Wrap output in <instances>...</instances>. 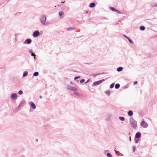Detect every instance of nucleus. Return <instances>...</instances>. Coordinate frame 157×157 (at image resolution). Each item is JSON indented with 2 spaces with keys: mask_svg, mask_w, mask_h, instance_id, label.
Returning <instances> with one entry per match:
<instances>
[{
  "mask_svg": "<svg viewBox=\"0 0 157 157\" xmlns=\"http://www.w3.org/2000/svg\"><path fill=\"white\" fill-rule=\"evenodd\" d=\"M130 123L131 126L134 128H136L137 127V122L134 120L132 117L130 118Z\"/></svg>",
  "mask_w": 157,
  "mask_h": 157,
  "instance_id": "f257e3e1",
  "label": "nucleus"
},
{
  "mask_svg": "<svg viewBox=\"0 0 157 157\" xmlns=\"http://www.w3.org/2000/svg\"><path fill=\"white\" fill-rule=\"evenodd\" d=\"M46 20V18L45 16L43 15L40 17V21L42 25H44L45 24Z\"/></svg>",
  "mask_w": 157,
  "mask_h": 157,
  "instance_id": "f03ea898",
  "label": "nucleus"
},
{
  "mask_svg": "<svg viewBox=\"0 0 157 157\" xmlns=\"http://www.w3.org/2000/svg\"><path fill=\"white\" fill-rule=\"evenodd\" d=\"M26 104V102L25 100L22 101L20 103L19 105L18 106V108L20 109H21L22 107H23Z\"/></svg>",
  "mask_w": 157,
  "mask_h": 157,
  "instance_id": "7ed1b4c3",
  "label": "nucleus"
},
{
  "mask_svg": "<svg viewBox=\"0 0 157 157\" xmlns=\"http://www.w3.org/2000/svg\"><path fill=\"white\" fill-rule=\"evenodd\" d=\"M140 125L144 128H146L148 126V124L144 121H142L140 123Z\"/></svg>",
  "mask_w": 157,
  "mask_h": 157,
  "instance_id": "20e7f679",
  "label": "nucleus"
},
{
  "mask_svg": "<svg viewBox=\"0 0 157 157\" xmlns=\"http://www.w3.org/2000/svg\"><path fill=\"white\" fill-rule=\"evenodd\" d=\"M104 81H105V79H103L100 80L96 81L94 82V83H93V85H94V86L97 85H99V84H100V83H102Z\"/></svg>",
  "mask_w": 157,
  "mask_h": 157,
  "instance_id": "39448f33",
  "label": "nucleus"
},
{
  "mask_svg": "<svg viewBox=\"0 0 157 157\" xmlns=\"http://www.w3.org/2000/svg\"><path fill=\"white\" fill-rule=\"evenodd\" d=\"M40 34V33L39 31L36 30L33 32V36L34 37H36L39 36Z\"/></svg>",
  "mask_w": 157,
  "mask_h": 157,
  "instance_id": "423d86ee",
  "label": "nucleus"
},
{
  "mask_svg": "<svg viewBox=\"0 0 157 157\" xmlns=\"http://www.w3.org/2000/svg\"><path fill=\"white\" fill-rule=\"evenodd\" d=\"M11 98L13 100H16L17 98V94L16 93H13L11 94Z\"/></svg>",
  "mask_w": 157,
  "mask_h": 157,
  "instance_id": "0eeeda50",
  "label": "nucleus"
},
{
  "mask_svg": "<svg viewBox=\"0 0 157 157\" xmlns=\"http://www.w3.org/2000/svg\"><path fill=\"white\" fill-rule=\"evenodd\" d=\"M67 88L68 90L73 91H76L77 90V89L75 87L71 86H67Z\"/></svg>",
  "mask_w": 157,
  "mask_h": 157,
  "instance_id": "6e6552de",
  "label": "nucleus"
},
{
  "mask_svg": "<svg viewBox=\"0 0 157 157\" xmlns=\"http://www.w3.org/2000/svg\"><path fill=\"white\" fill-rule=\"evenodd\" d=\"M32 42V40L31 39L28 38L25 40L23 42L24 44H30Z\"/></svg>",
  "mask_w": 157,
  "mask_h": 157,
  "instance_id": "1a4fd4ad",
  "label": "nucleus"
},
{
  "mask_svg": "<svg viewBox=\"0 0 157 157\" xmlns=\"http://www.w3.org/2000/svg\"><path fill=\"white\" fill-rule=\"evenodd\" d=\"M30 106L32 107L33 109H35L36 108V106L35 104L33 102L30 103Z\"/></svg>",
  "mask_w": 157,
  "mask_h": 157,
  "instance_id": "9d476101",
  "label": "nucleus"
},
{
  "mask_svg": "<svg viewBox=\"0 0 157 157\" xmlns=\"http://www.w3.org/2000/svg\"><path fill=\"white\" fill-rule=\"evenodd\" d=\"M64 13L62 11H60L59 13V15L61 18L63 17L64 16Z\"/></svg>",
  "mask_w": 157,
  "mask_h": 157,
  "instance_id": "9b49d317",
  "label": "nucleus"
},
{
  "mask_svg": "<svg viewBox=\"0 0 157 157\" xmlns=\"http://www.w3.org/2000/svg\"><path fill=\"white\" fill-rule=\"evenodd\" d=\"M123 36L125 37L126 38L129 40V41L130 42V43H131V44L133 43V41L131 40L130 39V38L128 37L127 36H126L125 35H124Z\"/></svg>",
  "mask_w": 157,
  "mask_h": 157,
  "instance_id": "f8f14e48",
  "label": "nucleus"
},
{
  "mask_svg": "<svg viewBox=\"0 0 157 157\" xmlns=\"http://www.w3.org/2000/svg\"><path fill=\"white\" fill-rule=\"evenodd\" d=\"M95 4L94 3H91L90 5L89 6L90 8H93L95 7Z\"/></svg>",
  "mask_w": 157,
  "mask_h": 157,
  "instance_id": "ddd939ff",
  "label": "nucleus"
},
{
  "mask_svg": "<svg viewBox=\"0 0 157 157\" xmlns=\"http://www.w3.org/2000/svg\"><path fill=\"white\" fill-rule=\"evenodd\" d=\"M128 114L130 116H132L133 114V113L132 111L130 110L128 112Z\"/></svg>",
  "mask_w": 157,
  "mask_h": 157,
  "instance_id": "4468645a",
  "label": "nucleus"
},
{
  "mask_svg": "<svg viewBox=\"0 0 157 157\" xmlns=\"http://www.w3.org/2000/svg\"><path fill=\"white\" fill-rule=\"evenodd\" d=\"M123 69V68L122 67H119L117 68V71L118 72H120Z\"/></svg>",
  "mask_w": 157,
  "mask_h": 157,
  "instance_id": "2eb2a0df",
  "label": "nucleus"
},
{
  "mask_svg": "<svg viewBox=\"0 0 157 157\" xmlns=\"http://www.w3.org/2000/svg\"><path fill=\"white\" fill-rule=\"evenodd\" d=\"M28 72L27 71H25L23 75V77H25L27 76L28 75Z\"/></svg>",
  "mask_w": 157,
  "mask_h": 157,
  "instance_id": "dca6fc26",
  "label": "nucleus"
},
{
  "mask_svg": "<svg viewBox=\"0 0 157 157\" xmlns=\"http://www.w3.org/2000/svg\"><path fill=\"white\" fill-rule=\"evenodd\" d=\"M135 142L136 144L137 143V132L135 135Z\"/></svg>",
  "mask_w": 157,
  "mask_h": 157,
  "instance_id": "f3484780",
  "label": "nucleus"
},
{
  "mask_svg": "<svg viewBox=\"0 0 157 157\" xmlns=\"http://www.w3.org/2000/svg\"><path fill=\"white\" fill-rule=\"evenodd\" d=\"M75 94L77 97H81V95L78 92H76L75 93Z\"/></svg>",
  "mask_w": 157,
  "mask_h": 157,
  "instance_id": "a211bd4d",
  "label": "nucleus"
},
{
  "mask_svg": "<svg viewBox=\"0 0 157 157\" xmlns=\"http://www.w3.org/2000/svg\"><path fill=\"white\" fill-rule=\"evenodd\" d=\"M120 86V85L119 84L117 83L116 84L115 86V88L116 89H118Z\"/></svg>",
  "mask_w": 157,
  "mask_h": 157,
  "instance_id": "6ab92c4d",
  "label": "nucleus"
},
{
  "mask_svg": "<svg viewBox=\"0 0 157 157\" xmlns=\"http://www.w3.org/2000/svg\"><path fill=\"white\" fill-rule=\"evenodd\" d=\"M119 118L122 121H124L125 120L124 118L123 117H120Z\"/></svg>",
  "mask_w": 157,
  "mask_h": 157,
  "instance_id": "aec40b11",
  "label": "nucleus"
},
{
  "mask_svg": "<svg viewBox=\"0 0 157 157\" xmlns=\"http://www.w3.org/2000/svg\"><path fill=\"white\" fill-rule=\"evenodd\" d=\"M140 30L143 31L145 29V27L143 26H141L140 27Z\"/></svg>",
  "mask_w": 157,
  "mask_h": 157,
  "instance_id": "412c9836",
  "label": "nucleus"
},
{
  "mask_svg": "<svg viewBox=\"0 0 157 157\" xmlns=\"http://www.w3.org/2000/svg\"><path fill=\"white\" fill-rule=\"evenodd\" d=\"M75 28L74 27H72V28H70L67 29V30L69 31V30H75Z\"/></svg>",
  "mask_w": 157,
  "mask_h": 157,
  "instance_id": "4be33fe9",
  "label": "nucleus"
},
{
  "mask_svg": "<svg viewBox=\"0 0 157 157\" xmlns=\"http://www.w3.org/2000/svg\"><path fill=\"white\" fill-rule=\"evenodd\" d=\"M38 75H39V73L38 72H34L33 74V76H38Z\"/></svg>",
  "mask_w": 157,
  "mask_h": 157,
  "instance_id": "5701e85b",
  "label": "nucleus"
},
{
  "mask_svg": "<svg viewBox=\"0 0 157 157\" xmlns=\"http://www.w3.org/2000/svg\"><path fill=\"white\" fill-rule=\"evenodd\" d=\"M132 151L133 152H134L136 149V147L135 146H133L132 147Z\"/></svg>",
  "mask_w": 157,
  "mask_h": 157,
  "instance_id": "b1692460",
  "label": "nucleus"
},
{
  "mask_svg": "<svg viewBox=\"0 0 157 157\" xmlns=\"http://www.w3.org/2000/svg\"><path fill=\"white\" fill-rule=\"evenodd\" d=\"M114 86V83H113L111 84L110 85V88L111 89H112L113 88Z\"/></svg>",
  "mask_w": 157,
  "mask_h": 157,
  "instance_id": "393cba45",
  "label": "nucleus"
},
{
  "mask_svg": "<svg viewBox=\"0 0 157 157\" xmlns=\"http://www.w3.org/2000/svg\"><path fill=\"white\" fill-rule=\"evenodd\" d=\"M107 155L108 157H112V156L111 154L109 153H107Z\"/></svg>",
  "mask_w": 157,
  "mask_h": 157,
  "instance_id": "a878e982",
  "label": "nucleus"
},
{
  "mask_svg": "<svg viewBox=\"0 0 157 157\" xmlns=\"http://www.w3.org/2000/svg\"><path fill=\"white\" fill-rule=\"evenodd\" d=\"M110 9L112 10L113 11H116V9H115L113 7H110Z\"/></svg>",
  "mask_w": 157,
  "mask_h": 157,
  "instance_id": "bb28decb",
  "label": "nucleus"
},
{
  "mask_svg": "<svg viewBox=\"0 0 157 157\" xmlns=\"http://www.w3.org/2000/svg\"><path fill=\"white\" fill-rule=\"evenodd\" d=\"M105 93L108 95H110V92L109 91H106L105 92Z\"/></svg>",
  "mask_w": 157,
  "mask_h": 157,
  "instance_id": "cd10ccee",
  "label": "nucleus"
},
{
  "mask_svg": "<svg viewBox=\"0 0 157 157\" xmlns=\"http://www.w3.org/2000/svg\"><path fill=\"white\" fill-rule=\"evenodd\" d=\"M115 12L118 14H122V13L121 12H120V11H119V10H116Z\"/></svg>",
  "mask_w": 157,
  "mask_h": 157,
  "instance_id": "c85d7f7f",
  "label": "nucleus"
},
{
  "mask_svg": "<svg viewBox=\"0 0 157 157\" xmlns=\"http://www.w3.org/2000/svg\"><path fill=\"white\" fill-rule=\"evenodd\" d=\"M18 93L20 95H21L23 94V91L21 90H20L18 91Z\"/></svg>",
  "mask_w": 157,
  "mask_h": 157,
  "instance_id": "c756f323",
  "label": "nucleus"
},
{
  "mask_svg": "<svg viewBox=\"0 0 157 157\" xmlns=\"http://www.w3.org/2000/svg\"><path fill=\"white\" fill-rule=\"evenodd\" d=\"M151 5L152 7L157 6V3H154Z\"/></svg>",
  "mask_w": 157,
  "mask_h": 157,
  "instance_id": "7c9ffc66",
  "label": "nucleus"
},
{
  "mask_svg": "<svg viewBox=\"0 0 157 157\" xmlns=\"http://www.w3.org/2000/svg\"><path fill=\"white\" fill-rule=\"evenodd\" d=\"M80 78V76H76L74 78V79L75 80H76L77 79L79 78Z\"/></svg>",
  "mask_w": 157,
  "mask_h": 157,
  "instance_id": "2f4dec72",
  "label": "nucleus"
},
{
  "mask_svg": "<svg viewBox=\"0 0 157 157\" xmlns=\"http://www.w3.org/2000/svg\"><path fill=\"white\" fill-rule=\"evenodd\" d=\"M85 80L84 79H83L80 81V83H82V82H85Z\"/></svg>",
  "mask_w": 157,
  "mask_h": 157,
  "instance_id": "473e14b6",
  "label": "nucleus"
},
{
  "mask_svg": "<svg viewBox=\"0 0 157 157\" xmlns=\"http://www.w3.org/2000/svg\"><path fill=\"white\" fill-rule=\"evenodd\" d=\"M141 136V134L140 132H138V138H139Z\"/></svg>",
  "mask_w": 157,
  "mask_h": 157,
  "instance_id": "72a5a7b5",
  "label": "nucleus"
},
{
  "mask_svg": "<svg viewBox=\"0 0 157 157\" xmlns=\"http://www.w3.org/2000/svg\"><path fill=\"white\" fill-rule=\"evenodd\" d=\"M120 154V153L119 151H116V154L117 155H118Z\"/></svg>",
  "mask_w": 157,
  "mask_h": 157,
  "instance_id": "f704fd0d",
  "label": "nucleus"
},
{
  "mask_svg": "<svg viewBox=\"0 0 157 157\" xmlns=\"http://www.w3.org/2000/svg\"><path fill=\"white\" fill-rule=\"evenodd\" d=\"M31 55L32 56H36V55L34 53H31Z\"/></svg>",
  "mask_w": 157,
  "mask_h": 157,
  "instance_id": "c9c22d12",
  "label": "nucleus"
},
{
  "mask_svg": "<svg viewBox=\"0 0 157 157\" xmlns=\"http://www.w3.org/2000/svg\"><path fill=\"white\" fill-rule=\"evenodd\" d=\"M137 81H135V82H134V85H135V84H137Z\"/></svg>",
  "mask_w": 157,
  "mask_h": 157,
  "instance_id": "e433bc0d",
  "label": "nucleus"
},
{
  "mask_svg": "<svg viewBox=\"0 0 157 157\" xmlns=\"http://www.w3.org/2000/svg\"><path fill=\"white\" fill-rule=\"evenodd\" d=\"M29 52L30 53H33L32 52V50H30L29 51Z\"/></svg>",
  "mask_w": 157,
  "mask_h": 157,
  "instance_id": "4c0bfd02",
  "label": "nucleus"
},
{
  "mask_svg": "<svg viewBox=\"0 0 157 157\" xmlns=\"http://www.w3.org/2000/svg\"><path fill=\"white\" fill-rule=\"evenodd\" d=\"M90 82V80L88 79L86 82L85 83H87Z\"/></svg>",
  "mask_w": 157,
  "mask_h": 157,
  "instance_id": "58836bf2",
  "label": "nucleus"
},
{
  "mask_svg": "<svg viewBox=\"0 0 157 157\" xmlns=\"http://www.w3.org/2000/svg\"><path fill=\"white\" fill-rule=\"evenodd\" d=\"M98 75V74H97V75L94 74H93V75L94 76H97Z\"/></svg>",
  "mask_w": 157,
  "mask_h": 157,
  "instance_id": "ea45409f",
  "label": "nucleus"
},
{
  "mask_svg": "<svg viewBox=\"0 0 157 157\" xmlns=\"http://www.w3.org/2000/svg\"><path fill=\"white\" fill-rule=\"evenodd\" d=\"M129 140H130V141H131V137H129Z\"/></svg>",
  "mask_w": 157,
  "mask_h": 157,
  "instance_id": "a19ab883",
  "label": "nucleus"
},
{
  "mask_svg": "<svg viewBox=\"0 0 157 157\" xmlns=\"http://www.w3.org/2000/svg\"><path fill=\"white\" fill-rule=\"evenodd\" d=\"M39 97L40 98H42V96H40Z\"/></svg>",
  "mask_w": 157,
  "mask_h": 157,
  "instance_id": "79ce46f5",
  "label": "nucleus"
},
{
  "mask_svg": "<svg viewBox=\"0 0 157 157\" xmlns=\"http://www.w3.org/2000/svg\"><path fill=\"white\" fill-rule=\"evenodd\" d=\"M64 2H65V1H64V2H61V3H64Z\"/></svg>",
  "mask_w": 157,
  "mask_h": 157,
  "instance_id": "37998d69",
  "label": "nucleus"
},
{
  "mask_svg": "<svg viewBox=\"0 0 157 157\" xmlns=\"http://www.w3.org/2000/svg\"><path fill=\"white\" fill-rule=\"evenodd\" d=\"M34 59H36V56H34Z\"/></svg>",
  "mask_w": 157,
  "mask_h": 157,
  "instance_id": "c03bdc74",
  "label": "nucleus"
}]
</instances>
